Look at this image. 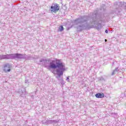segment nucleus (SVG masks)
<instances>
[{
  "label": "nucleus",
  "mask_w": 126,
  "mask_h": 126,
  "mask_svg": "<svg viewBox=\"0 0 126 126\" xmlns=\"http://www.w3.org/2000/svg\"><path fill=\"white\" fill-rule=\"evenodd\" d=\"M98 10H95L92 15L91 18L90 17L86 15L81 16L78 18L75 19L73 23L75 25H78L76 27L77 31L81 32L83 30L91 29L95 27L96 29H100L102 26V22L104 19H102L100 17V19H98Z\"/></svg>",
  "instance_id": "obj_1"
},
{
  "label": "nucleus",
  "mask_w": 126,
  "mask_h": 126,
  "mask_svg": "<svg viewBox=\"0 0 126 126\" xmlns=\"http://www.w3.org/2000/svg\"><path fill=\"white\" fill-rule=\"evenodd\" d=\"M50 68L56 69V74L58 75V78H60L61 76L63 75V72L65 71V64L61 62L60 60H53L49 64Z\"/></svg>",
  "instance_id": "obj_2"
},
{
  "label": "nucleus",
  "mask_w": 126,
  "mask_h": 126,
  "mask_svg": "<svg viewBox=\"0 0 126 126\" xmlns=\"http://www.w3.org/2000/svg\"><path fill=\"white\" fill-rule=\"evenodd\" d=\"M50 10L51 12L57 13L60 10V5L57 3H53L51 6Z\"/></svg>",
  "instance_id": "obj_3"
},
{
  "label": "nucleus",
  "mask_w": 126,
  "mask_h": 126,
  "mask_svg": "<svg viewBox=\"0 0 126 126\" xmlns=\"http://www.w3.org/2000/svg\"><path fill=\"white\" fill-rule=\"evenodd\" d=\"M12 60H21L22 59H25L24 55L19 53H16L11 54Z\"/></svg>",
  "instance_id": "obj_4"
},
{
  "label": "nucleus",
  "mask_w": 126,
  "mask_h": 126,
  "mask_svg": "<svg viewBox=\"0 0 126 126\" xmlns=\"http://www.w3.org/2000/svg\"><path fill=\"white\" fill-rule=\"evenodd\" d=\"M10 67H11V65L10 64L7 63L3 65V70L4 72H10Z\"/></svg>",
  "instance_id": "obj_5"
},
{
  "label": "nucleus",
  "mask_w": 126,
  "mask_h": 126,
  "mask_svg": "<svg viewBox=\"0 0 126 126\" xmlns=\"http://www.w3.org/2000/svg\"><path fill=\"white\" fill-rule=\"evenodd\" d=\"M0 60H12L11 54L0 55Z\"/></svg>",
  "instance_id": "obj_6"
},
{
  "label": "nucleus",
  "mask_w": 126,
  "mask_h": 126,
  "mask_svg": "<svg viewBox=\"0 0 126 126\" xmlns=\"http://www.w3.org/2000/svg\"><path fill=\"white\" fill-rule=\"evenodd\" d=\"M115 6H119L120 7H126V3L125 2L117 1L114 3Z\"/></svg>",
  "instance_id": "obj_7"
},
{
  "label": "nucleus",
  "mask_w": 126,
  "mask_h": 126,
  "mask_svg": "<svg viewBox=\"0 0 126 126\" xmlns=\"http://www.w3.org/2000/svg\"><path fill=\"white\" fill-rule=\"evenodd\" d=\"M96 98H104L105 97V94L103 93H99L95 95Z\"/></svg>",
  "instance_id": "obj_8"
},
{
  "label": "nucleus",
  "mask_w": 126,
  "mask_h": 126,
  "mask_svg": "<svg viewBox=\"0 0 126 126\" xmlns=\"http://www.w3.org/2000/svg\"><path fill=\"white\" fill-rule=\"evenodd\" d=\"M40 63H43V62H44V63H47V62H51V59H48V60H47V59H41V60H40Z\"/></svg>",
  "instance_id": "obj_9"
},
{
  "label": "nucleus",
  "mask_w": 126,
  "mask_h": 126,
  "mask_svg": "<svg viewBox=\"0 0 126 126\" xmlns=\"http://www.w3.org/2000/svg\"><path fill=\"white\" fill-rule=\"evenodd\" d=\"M119 71L120 70L119 69L118 67L116 68L112 72L111 75H115V74H116V72H119Z\"/></svg>",
  "instance_id": "obj_10"
},
{
  "label": "nucleus",
  "mask_w": 126,
  "mask_h": 126,
  "mask_svg": "<svg viewBox=\"0 0 126 126\" xmlns=\"http://www.w3.org/2000/svg\"><path fill=\"white\" fill-rule=\"evenodd\" d=\"M120 8H116V10L115 11L116 14H119L120 12H121V10L119 9Z\"/></svg>",
  "instance_id": "obj_11"
},
{
  "label": "nucleus",
  "mask_w": 126,
  "mask_h": 126,
  "mask_svg": "<svg viewBox=\"0 0 126 126\" xmlns=\"http://www.w3.org/2000/svg\"><path fill=\"white\" fill-rule=\"evenodd\" d=\"M58 80H59V81H60V83L62 85H63V84H64V81L63 80V78H61V79H58Z\"/></svg>",
  "instance_id": "obj_12"
},
{
  "label": "nucleus",
  "mask_w": 126,
  "mask_h": 126,
  "mask_svg": "<svg viewBox=\"0 0 126 126\" xmlns=\"http://www.w3.org/2000/svg\"><path fill=\"white\" fill-rule=\"evenodd\" d=\"M45 125H51L52 124V120H48L45 122Z\"/></svg>",
  "instance_id": "obj_13"
},
{
  "label": "nucleus",
  "mask_w": 126,
  "mask_h": 126,
  "mask_svg": "<svg viewBox=\"0 0 126 126\" xmlns=\"http://www.w3.org/2000/svg\"><path fill=\"white\" fill-rule=\"evenodd\" d=\"M63 26H60L59 28V30L60 32H62V31H63Z\"/></svg>",
  "instance_id": "obj_14"
},
{
  "label": "nucleus",
  "mask_w": 126,
  "mask_h": 126,
  "mask_svg": "<svg viewBox=\"0 0 126 126\" xmlns=\"http://www.w3.org/2000/svg\"><path fill=\"white\" fill-rule=\"evenodd\" d=\"M98 81H105V79H104V77H99Z\"/></svg>",
  "instance_id": "obj_15"
},
{
  "label": "nucleus",
  "mask_w": 126,
  "mask_h": 126,
  "mask_svg": "<svg viewBox=\"0 0 126 126\" xmlns=\"http://www.w3.org/2000/svg\"><path fill=\"white\" fill-rule=\"evenodd\" d=\"M52 122L53 125H56V124H58V123H59V121L52 120Z\"/></svg>",
  "instance_id": "obj_16"
},
{
  "label": "nucleus",
  "mask_w": 126,
  "mask_h": 126,
  "mask_svg": "<svg viewBox=\"0 0 126 126\" xmlns=\"http://www.w3.org/2000/svg\"><path fill=\"white\" fill-rule=\"evenodd\" d=\"M25 83L26 84H28V85H29V81H28V80H26L25 81Z\"/></svg>",
  "instance_id": "obj_17"
},
{
  "label": "nucleus",
  "mask_w": 126,
  "mask_h": 126,
  "mask_svg": "<svg viewBox=\"0 0 126 126\" xmlns=\"http://www.w3.org/2000/svg\"><path fill=\"white\" fill-rule=\"evenodd\" d=\"M66 80L69 82V76L67 77Z\"/></svg>",
  "instance_id": "obj_18"
},
{
  "label": "nucleus",
  "mask_w": 126,
  "mask_h": 126,
  "mask_svg": "<svg viewBox=\"0 0 126 126\" xmlns=\"http://www.w3.org/2000/svg\"><path fill=\"white\" fill-rule=\"evenodd\" d=\"M115 63H116V62L114 61V62L112 63V65H114V64H115Z\"/></svg>",
  "instance_id": "obj_19"
},
{
  "label": "nucleus",
  "mask_w": 126,
  "mask_h": 126,
  "mask_svg": "<svg viewBox=\"0 0 126 126\" xmlns=\"http://www.w3.org/2000/svg\"><path fill=\"white\" fill-rule=\"evenodd\" d=\"M105 32V33H108V30H106Z\"/></svg>",
  "instance_id": "obj_20"
},
{
  "label": "nucleus",
  "mask_w": 126,
  "mask_h": 126,
  "mask_svg": "<svg viewBox=\"0 0 126 126\" xmlns=\"http://www.w3.org/2000/svg\"><path fill=\"white\" fill-rule=\"evenodd\" d=\"M105 42H107V39H105Z\"/></svg>",
  "instance_id": "obj_21"
},
{
  "label": "nucleus",
  "mask_w": 126,
  "mask_h": 126,
  "mask_svg": "<svg viewBox=\"0 0 126 126\" xmlns=\"http://www.w3.org/2000/svg\"><path fill=\"white\" fill-rule=\"evenodd\" d=\"M22 93H24V94H25V93H23V92H22Z\"/></svg>",
  "instance_id": "obj_22"
}]
</instances>
